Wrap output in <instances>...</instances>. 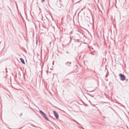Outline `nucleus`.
Returning a JSON list of instances; mask_svg holds the SVG:
<instances>
[{
    "label": "nucleus",
    "mask_w": 129,
    "mask_h": 129,
    "mask_svg": "<svg viewBox=\"0 0 129 129\" xmlns=\"http://www.w3.org/2000/svg\"><path fill=\"white\" fill-rule=\"evenodd\" d=\"M54 64V61L53 62V64Z\"/></svg>",
    "instance_id": "19"
},
{
    "label": "nucleus",
    "mask_w": 129,
    "mask_h": 129,
    "mask_svg": "<svg viewBox=\"0 0 129 129\" xmlns=\"http://www.w3.org/2000/svg\"><path fill=\"white\" fill-rule=\"evenodd\" d=\"M82 127V128H83V127H82H82Z\"/></svg>",
    "instance_id": "20"
},
{
    "label": "nucleus",
    "mask_w": 129,
    "mask_h": 129,
    "mask_svg": "<svg viewBox=\"0 0 129 129\" xmlns=\"http://www.w3.org/2000/svg\"><path fill=\"white\" fill-rule=\"evenodd\" d=\"M76 123L78 124H80L79 123L77 122V121H76Z\"/></svg>",
    "instance_id": "8"
},
{
    "label": "nucleus",
    "mask_w": 129,
    "mask_h": 129,
    "mask_svg": "<svg viewBox=\"0 0 129 129\" xmlns=\"http://www.w3.org/2000/svg\"><path fill=\"white\" fill-rule=\"evenodd\" d=\"M7 68H6V72H7Z\"/></svg>",
    "instance_id": "11"
},
{
    "label": "nucleus",
    "mask_w": 129,
    "mask_h": 129,
    "mask_svg": "<svg viewBox=\"0 0 129 129\" xmlns=\"http://www.w3.org/2000/svg\"><path fill=\"white\" fill-rule=\"evenodd\" d=\"M70 33L71 34H72V31H71L70 32Z\"/></svg>",
    "instance_id": "9"
},
{
    "label": "nucleus",
    "mask_w": 129,
    "mask_h": 129,
    "mask_svg": "<svg viewBox=\"0 0 129 129\" xmlns=\"http://www.w3.org/2000/svg\"><path fill=\"white\" fill-rule=\"evenodd\" d=\"M22 115V113H21V114H20V115L21 116V115Z\"/></svg>",
    "instance_id": "16"
},
{
    "label": "nucleus",
    "mask_w": 129,
    "mask_h": 129,
    "mask_svg": "<svg viewBox=\"0 0 129 129\" xmlns=\"http://www.w3.org/2000/svg\"><path fill=\"white\" fill-rule=\"evenodd\" d=\"M45 0H42L43 2Z\"/></svg>",
    "instance_id": "17"
},
{
    "label": "nucleus",
    "mask_w": 129,
    "mask_h": 129,
    "mask_svg": "<svg viewBox=\"0 0 129 129\" xmlns=\"http://www.w3.org/2000/svg\"><path fill=\"white\" fill-rule=\"evenodd\" d=\"M115 1L116 2V0H115Z\"/></svg>",
    "instance_id": "22"
},
{
    "label": "nucleus",
    "mask_w": 129,
    "mask_h": 129,
    "mask_svg": "<svg viewBox=\"0 0 129 129\" xmlns=\"http://www.w3.org/2000/svg\"><path fill=\"white\" fill-rule=\"evenodd\" d=\"M73 121H74V122H76V121L75 120H73Z\"/></svg>",
    "instance_id": "13"
},
{
    "label": "nucleus",
    "mask_w": 129,
    "mask_h": 129,
    "mask_svg": "<svg viewBox=\"0 0 129 129\" xmlns=\"http://www.w3.org/2000/svg\"><path fill=\"white\" fill-rule=\"evenodd\" d=\"M70 39V41H71V39H72L71 37Z\"/></svg>",
    "instance_id": "15"
},
{
    "label": "nucleus",
    "mask_w": 129,
    "mask_h": 129,
    "mask_svg": "<svg viewBox=\"0 0 129 129\" xmlns=\"http://www.w3.org/2000/svg\"><path fill=\"white\" fill-rule=\"evenodd\" d=\"M89 94V95L90 96H92V97H93L94 96H93V95L91 96V95H90V94Z\"/></svg>",
    "instance_id": "12"
},
{
    "label": "nucleus",
    "mask_w": 129,
    "mask_h": 129,
    "mask_svg": "<svg viewBox=\"0 0 129 129\" xmlns=\"http://www.w3.org/2000/svg\"><path fill=\"white\" fill-rule=\"evenodd\" d=\"M67 53H68V52H67Z\"/></svg>",
    "instance_id": "21"
},
{
    "label": "nucleus",
    "mask_w": 129,
    "mask_h": 129,
    "mask_svg": "<svg viewBox=\"0 0 129 129\" xmlns=\"http://www.w3.org/2000/svg\"><path fill=\"white\" fill-rule=\"evenodd\" d=\"M92 105L94 106H95V105L94 104Z\"/></svg>",
    "instance_id": "14"
},
{
    "label": "nucleus",
    "mask_w": 129,
    "mask_h": 129,
    "mask_svg": "<svg viewBox=\"0 0 129 129\" xmlns=\"http://www.w3.org/2000/svg\"><path fill=\"white\" fill-rule=\"evenodd\" d=\"M40 112L41 115L43 114L44 112L42 111L41 110H40Z\"/></svg>",
    "instance_id": "6"
},
{
    "label": "nucleus",
    "mask_w": 129,
    "mask_h": 129,
    "mask_svg": "<svg viewBox=\"0 0 129 129\" xmlns=\"http://www.w3.org/2000/svg\"><path fill=\"white\" fill-rule=\"evenodd\" d=\"M106 77H107V75H106Z\"/></svg>",
    "instance_id": "18"
},
{
    "label": "nucleus",
    "mask_w": 129,
    "mask_h": 129,
    "mask_svg": "<svg viewBox=\"0 0 129 129\" xmlns=\"http://www.w3.org/2000/svg\"><path fill=\"white\" fill-rule=\"evenodd\" d=\"M93 91H94L93 90H88V91H89L90 92H92Z\"/></svg>",
    "instance_id": "7"
},
{
    "label": "nucleus",
    "mask_w": 129,
    "mask_h": 129,
    "mask_svg": "<svg viewBox=\"0 0 129 129\" xmlns=\"http://www.w3.org/2000/svg\"><path fill=\"white\" fill-rule=\"evenodd\" d=\"M120 77V79L122 81H124L125 79V77L123 75L121 74H120L119 75Z\"/></svg>",
    "instance_id": "1"
},
{
    "label": "nucleus",
    "mask_w": 129,
    "mask_h": 129,
    "mask_svg": "<svg viewBox=\"0 0 129 129\" xmlns=\"http://www.w3.org/2000/svg\"><path fill=\"white\" fill-rule=\"evenodd\" d=\"M53 112L54 115L56 118V119H57L58 118V114L55 111H53Z\"/></svg>",
    "instance_id": "3"
},
{
    "label": "nucleus",
    "mask_w": 129,
    "mask_h": 129,
    "mask_svg": "<svg viewBox=\"0 0 129 129\" xmlns=\"http://www.w3.org/2000/svg\"><path fill=\"white\" fill-rule=\"evenodd\" d=\"M69 63V64H71V62H66L65 64H66L67 65V66H69V65H68V63Z\"/></svg>",
    "instance_id": "5"
},
{
    "label": "nucleus",
    "mask_w": 129,
    "mask_h": 129,
    "mask_svg": "<svg viewBox=\"0 0 129 129\" xmlns=\"http://www.w3.org/2000/svg\"><path fill=\"white\" fill-rule=\"evenodd\" d=\"M47 121H49V119L47 117V116L46 114L44 113L43 114L41 115Z\"/></svg>",
    "instance_id": "2"
},
{
    "label": "nucleus",
    "mask_w": 129,
    "mask_h": 129,
    "mask_svg": "<svg viewBox=\"0 0 129 129\" xmlns=\"http://www.w3.org/2000/svg\"><path fill=\"white\" fill-rule=\"evenodd\" d=\"M36 43L37 44V40L36 41Z\"/></svg>",
    "instance_id": "10"
},
{
    "label": "nucleus",
    "mask_w": 129,
    "mask_h": 129,
    "mask_svg": "<svg viewBox=\"0 0 129 129\" xmlns=\"http://www.w3.org/2000/svg\"><path fill=\"white\" fill-rule=\"evenodd\" d=\"M20 61L22 62V63L24 64H25L23 58H20Z\"/></svg>",
    "instance_id": "4"
}]
</instances>
